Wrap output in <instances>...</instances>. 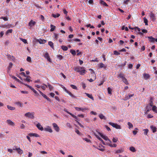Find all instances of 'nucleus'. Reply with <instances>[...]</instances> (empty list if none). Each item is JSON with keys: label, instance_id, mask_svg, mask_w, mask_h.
Returning a JSON list of instances; mask_svg holds the SVG:
<instances>
[{"label": "nucleus", "instance_id": "1", "mask_svg": "<svg viewBox=\"0 0 157 157\" xmlns=\"http://www.w3.org/2000/svg\"><path fill=\"white\" fill-rule=\"evenodd\" d=\"M34 112H28L25 113L24 116L27 118L30 119H34Z\"/></svg>", "mask_w": 157, "mask_h": 157}, {"label": "nucleus", "instance_id": "2", "mask_svg": "<svg viewBox=\"0 0 157 157\" xmlns=\"http://www.w3.org/2000/svg\"><path fill=\"white\" fill-rule=\"evenodd\" d=\"M105 143V145H107L111 147H115L117 146V144H112V142L111 140L109 139V140H107Z\"/></svg>", "mask_w": 157, "mask_h": 157}, {"label": "nucleus", "instance_id": "3", "mask_svg": "<svg viewBox=\"0 0 157 157\" xmlns=\"http://www.w3.org/2000/svg\"><path fill=\"white\" fill-rule=\"evenodd\" d=\"M109 124L111 125L113 127L117 129H121V127L120 125L117 124V123H114L113 122H110Z\"/></svg>", "mask_w": 157, "mask_h": 157}, {"label": "nucleus", "instance_id": "4", "mask_svg": "<svg viewBox=\"0 0 157 157\" xmlns=\"http://www.w3.org/2000/svg\"><path fill=\"white\" fill-rule=\"evenodd\" d=\"M44 130L45 132H48L49 133H52L53 132V130L51 127L48 125H47L44 128Z\"/></svg>", "mask_w": 157, "mask_h": 157}, {"label": "nucleus", "instance_id": "5", "mask_svg": "<svg viewBox=\"0 0 157 157\" xmlns=\"http://www.w3.org/2000/svg\"><path fill=\"white\" fill-rule=\"evenodd\" d=\"M52 125L54 130L57 132H59L60 130V128L57 124L54 123L52 124Z\"/></svg>", "mask_w": 157, "mask_h": 157}, {"label": "nucleus", "instance_id": "6", "mask_svg": "<svg viewBox=\"0 0 157 157\" xmlns=\"http://www.w3.org/2000/svg\"><path fill=\"white\" fill-rule=\"evenodd\" d=\"M75 109L78 111H81L83 112H85L86 110H89L88 108L87 107L79 108V107H75Z\"/></svg>", "mask_w": 157, "mask_h": 157}, {"label": "nucleus", "instance_id": "7", "mask_svg": "<svg viewBox=\"0 0 157 157\" xmlns=\"http://www.w3.org/2000/svg\"><path fill=\"white\" fill-rule=\"evenodd\" d=\"M6 123L8 125L11 126H13L15 125L14 123L10 119L7 120Z\"/></svg>", "mask_w": 157, "mask_h": 157}, {"label": "nucleus", "instance_id": "8", "mask_svg": "<svg viewBox=\"0 0 157 157\" xmlns=\"http://www.w3.org/2000/svg\"><path fill=\"white\" fill-rule=\"evenodd\" d=\"M44 57L46 58L48 61L50 62H52V60L50 58L48 53L46 52L45 53V54L44 55Z\"/></svg>", "mask_w": 157, "mask_h": 157}, {"label": "nucleus", "instance_id": "9", "mask_svg": "<svg viewBox=\"0 0 157 157\" xmlns=\"http://www.w3.org/2000/svg\"><path fill=\"white\" fill-rule=\"evenodd\" d=\"M98 133L100 136L105 140L106 141L107 140H109V138L108 136L105 135L103 134L102 133H101L98 132Z\"/></svg>", "mask_w": 157, "mask_h": 157}, {"label": "nucleus", "instance_id": "10", "mask_svg": "<svg viewBox=\"0 0 157 157\" xmlns=\"http://www.w3.org/2000/svg\"><path fill=\"white\" fill-rule=\"evenodd\" d=\"M82 69H80L79 72L81 75H83L86 73V71L85 67H82Z\"/></svg>", "mask_w": 157, "mask_h": 157}, {"label": "nucleus", "instance_id": "11", "mask_svg": "<svg viewBox=\"0 0 157 157\" xmlns=\"http://www.w3.org/2000/svg\"><path fill=\"white\" fill-rule=\"evenodd\" d=\"M35 40L39 42L40 44H44L46 42V40L41 39Z\"/></svg>", "mask_w": 157, "mask_h": 157}, {"label": "nucleus", "instance_id": "12", "mask_svg": "<svg viewBox=\"0 0 157 157\" xmlns=\"http://www.w3.org/2000/svg\"><path fill=\"white\" fill-rule=\"evenodd\" d=\"M37 128L40 130L43 131L44 130V128L40 123H38L36 125Z\"/></svg>", "mask_w": 157, "mask_h": 157}, {"label": "nucleus", "instance_id": "13", "mask_svg": "<svg viewBox=\"0 0 157 157\" xmlns=\"http://www.w3.org/2000/svg\"><path fill=\"white\" fill-rule=\"evenodd\" d=\"M13 150H16L17 151L18 153L20 154H22L23 153V151L19 147H16L15 148H14Z\"/></svg>", "mask_w": 157, "mask_h": 157}, {"label": "nucleus", "instance_id": "14", "mask_svg": "<svg viewBox=\"0 0 157 157\" xmlns=\"http://www.w3.org/2000/svg\"><path fill=\"white\" fill-rule=\"evenodd\" d=\"M150 128L153 133H155L157 131V128L155 126L153 125H151L150 126Z\"/></svg>", "mask_w": 157, "mask_h": 157}, {"label": "nucleus", "instance_id": "15", "mask_svg": "<svg viewBox=\"0 0 157 157\" xmlns=\"http://www.w3.org/2000/svg\"><path fill=\"white\" fill-rule=\"evenodd\" d=\"M143 76L145 80H147L150 78V75L149 74L145 73L143 74Z\"/></svg>", "mask_w": 157, "mask_h": 157}, {"label": "nucleus", "instance_id": "16", "mask_svg": "<svg viewBox=\"0 0 157 157\" xmlns=\"http://www.w3.org/2000/svg\"><path fill=\"white\" fill-rule=\"evenodd\" d=\"M94 135L95 136L98 138V139L100 141H101L102 144L104 145H105V143L103 141V140L100 138V137L96 134V133L94 132Z\"/></svg>", "mask_w": 157, "mask_h": 157}, {"label": "nucleus", "instance_id": "17", "mask_svg": "<svg viewBox=\"0 0 157 157\" xmlns=\"http://www.w3.org/2000/svg\"><path fill=\"white\" fill-rule=\"evenodd\" d=\"M29 135L31 136H35L36 137H39L40 136L37 134L36 133H30L29 134Z\"/></svg>", "mask_w": 157, "mask_h": 157}, {"label": "nucleus", "instance_id": "18", "mask_svg": "<svg viewBox=\"0 0 157 157\" xmlns=\"http://www.w3.org/2000/svg\"><path fill=\"white\" fill-rule=\"evenodd\" d=\"M82 68V67L78 66L75 67L74 68V70L75 71H76V72H79V71L80 69Z\"/></svg>", "mask_w": 157, "mask_h": 157}, {"label": "nucleus", "instance_id": "19", "mask_svg": "<svg viewBox=\"0 0 157 157\" xmlns=\"http://www.w3.org/2000/svg\"><path fill=\"white\" fill-rule=\"evenodd\" d=\"M134 95V94H133L128 95H126L124 98V100H127L130 99L131 97H133Z\"/></svg>", "mask_w": 157, "mask_h": 157}, {"label": "nucleus", "instance_id": "20", "mask_svg": "<svg viewBox=\"0 0 157 157\" xmlns=\"http://www.w3.org/2000/svg\"><path fill=\"white\" fill-rule=\"evenodd\" d=\"M36 24V22L34 21H33L32 20H31L30 22L29 23V25L30 27H32V26Z\"/></svg>", "mask_w": 157, "mask_h": 157}, {"label": "nucleus", "instance_id": "21", "mask_svg": "<svg viewBox=\"0 0 157 157\" xmlns=\"http://www.w3.org/2000/svg\"><path fill=\"white\" fill-rule=\"evenodd\" d=\"M129 149L131 151L133 152H135L136 151V148L133 146L130 147Z\"/></svg>", "mask_w": 157, "mask_h": 157}, {"label": "nucleus", "instance_id": "22", "mask_svg": "<svg viewBox=\"0 0 157 157\" xmlns=\"http://www.w3.org/2000/svg\"><path fill=\"white\" fill-rule=\"evenodd\" d=\"M148 38L149 39V41L151 42H154L155 41V39L152 36H148Z\"/></svg>", "mask_w": 157, "mask_h": 157}, {"label": "nucleus", "instance_id": "23", "mask_svg": "<svg viewBox=\"0 0 157 157\" xmlns=\"http://www.w3.org/2000/svg\"><path fill=\"white\" fill-rule=\"evenodd\" d=\"M99 117L101 119H106L105 117L102 113L100 114L99 115Z\"/></svg>", "mask_w": 157, "mask_h": 157}, {"label": "nucleus", "instance_id": "24", "mask_svg": "<svg viewBox=\"0 0 157 157\" xmlns=\"http://www.w3.org/2000/svg\"><path fill=\"white\" fill-rule=\"evenodd\" d=\"M127 124L128 126V128L129 129L132 128L133 127L132 124L130 122H128L127 123Z\"/></svg>", "mask_w": 157, "mask_h": 157}, {"label": "nucleus", "instance_id": "25", "mask_svg": "<svg viewBox=\"0 0 157 157\" xmlns=\"http://www.w3.org/2000/svg\"><path fill=\"white\" fill-rule=\"evenodd\" d=\"M150 18L152 19V20L154 21L155 20V17L154 14L152 13H150Z\"/></svg>", "mask_w": 157, "mask_h": 157}, {"label": "nucleus", "instance_id": "26", "mask_svg": "<svg viewBox=\"0 0 157 157\" xmlns=\"http://www.w3.org/2000/svg\"><path fill=\"white\" fill-rule=\"evenodd\" d=\"M98 66L100 68H106V66L102 63H99L98 64Z\"/></svg>", "mask_w": 157, "mask_h": 157}, {"label": "nucleus", "instance_id": "27", "mask_svg": "<svg viewBox=\"0 0 157 157\" xmlns=\"http://www.w3.org/2000/svg\"><path fill=\"white\" fill-rule=\"evenodd\" d=\"M124 150L123 149H119L117 150L115 152L116 153H121L123 152Z\"/></svg>", "mask_w": 157, "mask_h": 157}, {"label": "nucleus", "instance_id": "28", "mask_svg": "<svg viewBox=\"0 0 157 157\" xmlns=\"http://www.w3.org/2000/svg\"><path fill=\"white\" fill-rule=\"evenodd\" d=\"M7 108L8 109L11 110H13L15 109V107L11 106L9 105H7Z\"/></svg>", "mask_w": 157, "mask_h": 157}, {"label": "nucleus", "instance_id": "29", "mask_svg": "<svg viewBox=\"0 0 157 157\" xmlns=\"http://www.w3.org/2000/svg\"><path fill=\"white\" fill-rule=\"evenodd\" d=\"M48 85L47 86V87H48L50 90H52L53 89V87L49 83H47Z\"/></svg>", "mask_w": 157, "mask_h": 157}, {"label": "nucleus", "instance_id": "30", "mask_svg": "<svg viewBox=\"0 0 157 157\" xmlns=\"http://www.w3.org/2000/svg\"><path fill=\"white\" fill-rule=\"evenodd\" d=\"M104 146L101 145V147H100V146H99V147L98 148V149L100 151H104Z\"/></svg>", "mask_w": 157, "mask_h": 157}, {"label": "nucleus", "instance_id": "31", "mask_svg": "<svg viewBox=\"0 0 157 157\" xmlns=\"http://www.w3.org/2000/svg\"><path fill=\"white\" fill-rule=\"evenodd\" d=\"M85 94H86V96H87L88 97H89L93 100H94V98L92 96V94L86 93H85Z\"/></svg>", "mask_w": 157, "mask_h": 157}, {"label": "nucleus", "instance_id": "32", "mask_svg": "<svg viewBox=\"0 0 157 157\" xmlns=\"http://www.w3.org/2000/svg\"><path fill=\"white\" fill-rule=\"evenodd\" d=\"M135 29L136 31L138 32L140 34L142 35L143 33L141 32H140V29L139 28L137 27L135 28Z\"/></svg>", "mask_w": 157, "mask_h": 157}, {"label": "nucleus", "instance_id": "33", "mask_svg": "<svg viewBox=\"0 0 157 157\" xmlns=\"http://www.w3.org/2000/svg\"><path fill=\"white\" fill-rule=\"evenodd\" d=\"M25 77L26 78L25 79H24V80H26L28 82H30L31 80H30V78H31V77L29 76H26V77Z\"/></svg>", "mask_w": 157, "mask_h": 157}, {"label": "nucleus", "instance_id": "34", "mask_svg": "<svg viewBox=\"0 0 157 157\" xmlns=\"http://www.w3.org/2000/svg\"><path fill=\"white\" fill-rule=\"evenodd\" d=\"M40 87L44 90H45L46 87H47V85L44 84L41 86Z\"/></svg>", "mask_w": 157, "mask_h": 157}, {"label": "nucleus", "instance_id": "35", "mask_svg": "<svg viewBox=\"0 0 157 157\" xmlns=\"http://www.w3.org/2000/svg\"><path fill=\"white\" fill-rule=\"evenodd\" d=\"M50 27H51L50 31L51 32H52V31H53L55 29L56 27L54 25H52L51 24L50 25Z\"/></svg>", "mask_w": 157, "mask_h": 157}, {"label": "nucleus", "instance_id": "36", "mask_svg": "<svg viewBox=\"0 0 157 157\" xmlns=\"http://www.w3.org/2000/svg\"><path fill=\"white\" fill-rule=\"evenodd\" d=\"M82 140H83L86 141V142H87V143H90L91 142V140L90 139H89L86 138H82Z\"/></svg>", "mask_w": 157, "mask_h": 157}, {"label": "nucleus", "instance_id": "37", "mask_svg": "<svg viewBox=\"0 0 157 157\" xmlns=\"http://www.w3.org/2000/svg\"><path fill=\"white\" fill-rule=\"evenodd\" d=\"M61 48L63 51H67L68 49L67 47L64 45L61 46Z\"/></svg>", "mask_w": 157, "mask_h": 157}, {"label": "nucleus", "instance_id": "38", "mask_svg": "<svg viewBox=\"0 0 157 157\" xmlns=\"http://www.w3.org/2000/svg\"><path fill=\"white\" fill-rule=\"evenodd\" d=\"M118 77L121 78L122 80L125 78L124 77V75L123 74H120L118 75Z\"/></svg>", "mask_w": 157, "mask_h": 157}, {"label": "nucleus", "instance_id": "39", "mask_svg": "<svg viewBox=\"0 0 157 157\" xmlns=\"http://www.w3.org/2000/svg\"><path fill=\"white\" fill-rule=\"evenodd\" d=\"M118 77L121 78L122 80L125 78L124 77V75L123 74H120L118 75Z\"/></svg>", "mask_w": 157, "mask_h": 157}, {"label": "nucleus", "instance_id": "40", "mask_svg": "<svg viewBox=\"0 0 157 157\" xmlns=\"http://www.w3.org/2000/svg\"><path fill=\"white\" fill-rule=\"evenodd\" d=\"M13 31V30L12 29H10L7 30L6 33V35H7L10 33H12Z\"/></svg>", "mask_w": 157, "mask_h": 157}, {"label": "nucleus", "instance_id": "41", "mask_svg": "<svg viewBox=\"0 0 157 157\" xmlns=\"http://www.w3.org/2000/svg\"><path fill=\"white\" fill-rule=\"evenodd\" d=\"M157 107L155 106H153L152 108V110L155 113H157Z\"/></svg>", "mask_w": 157, "mask_h": 157}, {"label": "nucleus", "instance_id": "42", "mask_svg": "<svg viewBox=\"0 0 157 157\" xmlns=\"http://www.w3.org/2000/svg\"><path fill=\"white\" fill-rule=\"evenodd\" d=\"M144 135H147V133L149 131L148 129H144Z\"/></svg>", "mask_w": 157, "mask_h": 157}, {"label": "nucleus", "instance_id": "43", "mask_svg": "<svg viewBox=\"0 0 157 157\" xmlns=\"http://www.w3.org/2000/svg\"><path fill=\"white\" fill-rule=\"evenodd\" d=\"M122 81L126 85H127L129 84L127 80L125 78Z\"/></svg>", "mask_w": 157, "mask_h": 157}, {"label": "nucleus", "instance_id": "44", "mask_svg": "<svg viewBox=\"0 0 157 157\" xmlns=\"http://www.w3.org/2000/svg\"><path fill=\"white\" fill-rule=\"evenodd\" d=\"M67 93L72 98H75V96L73 94H72L70 92L68 91Z\"/></svg>", "mask_w": 157, "mask_h": 157}, {"label": "nucleus", "instance_id": "45", "mask_svg": "<svg viewBox=\"0 0 157 157\" xmlns=\"http://www.w3.org/2000/svg\"><path fill=\"white\" fill-rule=\"evenodd\" d=\"M32 90L35 94V96H37L39 95V94L37 92L34 88H33V89H32V90Z\"/></svg>", "mask_w": 157, "mask_h": 157}, {"label": "nucleus", "instance_id": "46", "mask_svg": "<svg viewBox=\"0 0 157 157\" xmlns=\"http://www.w3.org/2000/svg\"><path fill=\"white\" fill-rule=\"evenodd\" d=\"M118 140L117 137H113L112 139V141L114 143H116Z\"/></svg>", "mask_w": 157, "mask_h": 157}, {"label": "nucleus", "instance_id": "47", "mask_svg": "<svg viewBox=\"0 0 157 157\" xmlns=\"http://www.w3.org/2000/svg\"><path fill=\"white\" fill-rule=\"evenodd\" d=\"M89 70L90 71V73H91L92 74H93V75H94V77H96V75H95V74L94 73V70L91 69H89Z\"/></svg>", "mask_w": 157, "mask_h": 157}, {"label": "nucleus", "instance_id": "48", "mask_svg": "<svg viewBox=\"0 0 157 157\" xmlns=\"http://www.w3.org/2000/svg\"><path fill=\"white\" fill-rule=\"evenodd\" d=\"M52 15L54 18H56L59 17L60 15L59 14L57 13L56 14H53Z\"/></svg>", "mask_w": 157, "mask_h": 157}, {"label": "nucleus", "instance_id": "49", "mask_svg": "<svg viewBox=\"0 0 157 157\" xmlns=\"http://www.w3.org/2000/svg\"><path fill=\"white\" fill-rule=\"evenodd\" d=\"M5 28L7 29L10 28L12 27V25L11 24L6 25H5Z\"/></svg>", "mask_w": 157, "mask_h": 157}, {"label": "nucleus", "instance_id": "50", "mask_svg": "<svg viewBox=\"0 0 157 157\" xmlns=\"http://www.w3.org/2000/svg\"><path fill=\"white\" fill-rule=\"evenodd\" d=\"M144 22L145 23V25H148V21L147 19L145 18L144 17Z\"/></svg>", "mask_w": 157, "mask_h": 157}, {"label": "nucleus", "instance_id": "51", "mask_svg": "<svg viewBox=\"0 0 157 157\" xmlns=\"http://www.w3.org/2000/svg\"><path fill=\"white\" fill-rule=\"evenodd\" d=\"M70 52L73 55H76V52L74 50L71 49L70 51Z\"/></svg>", "mask_w": 157, "mask_h": 157}, {"label": "nucleus", "instance_id": "52", "mask_svg": "<svg viewBox=\"0 0 157 157\" xmlns=\"http://www.w3.org/2000/svg\"><path fill=\"white\" fill-rule=\"evenodd\" d=\"M48 44L51 46V47L53 48V44L52 41H49L48 42Z\"/></svg>", "mask_w": 157, "mask_h": 157}, {"label": "nucleus", "instance_id": "53", "mask_svg": "<svg viewBox=\"0 0 157 157\" xmlns=\"http://www.w3.org/2000/svg\"><path fill=\"white\" fill-rule=\"evenodd\" d=\"M20 40L22 41L23 42H24L25 44H26L27 43V41L26 40L22 39V38H20Z\"/></svg>", "mask_w": 157, "mask_h": 157}, {"label": "nucleus", "instance_id": "54", "mask_svg": "<svg viewBox=\"0 0 157 157\" xmlns=\"http://www.w3.org/2000/svg\"><path fill=\"white\" fill-rule=\"evenodd\" d=\"M16 104L17 105L19 106L20 107H22L23 105L21 102H17L16 103Z\"/></svg>", "mask_w": 157, "mask_h": 157}, {"label": "nucleus", "instance_id": "55", "mask_svg": "<svg viewBox=\"0 0 157 157\" xmlns=\"http://www.w3.org/2000/svg\"><path fill=\"white\" fill-rule=\"evenodd\" d=\"M107 90H108V94H112V93H111V92H112V89H111L109 87H108V88Z\"/></svg>", "mask_w": 157, "mask_h": 157}, {"label": "nucleus", "instance_id": "56", "mask_svg": "<svg viewBox=\"0 0 157 157\" xmlns=\"http://www.w3.org/2000/svg\"><path fill=\"white\" fill-rule=\"evenodd\" d=\"M70 86L73 89L75 90H77V88L75 86L71 84L70 85Z\"/></svg>", "mask_w": 157, "mask_h": 157}, {"label": "nucleus", "instance_id": "57", "mask_svg": "<svg viewBox=\"0 0 157 157\" xmlns=\"http://www.w3.org/2000/svg\"><path fill=\"white\" fill-rule=\"evenodd\" d=\"M13 65V63H9L8 66V69H10L12 67Z\"/></svg>", "mask_w": 157, "mask_h": 157}, {"label": "nucleus", "instance_id": "58", "mask_svg": "<svg viewBox=\"0 0 157 157\" xmlns=\"http://www.w3.org/2000/svg\"><path fill=\"white\" fill-rule=\"evenodd\" d=\"M25 126L23 124H20V128L21 129H24L25 128Z\"/></svg>", "mask_w": 157, "mask_h": 157}, {"label": "nucleus", "instance_id": "59", "mask_svg": "<svg viewBox=\"0 0 157 157\" xmlns=\"http://www.w3.org/2000/svg\"><path fill=\"white\" fill-rule=\"evenodd\" d=\"M57 58L60 60L62 59L63 58V56L61 55H58L57 56Z\"/></svg>", "mask_w": 157, "mask_h": 157}, {"label": "nucleus", "instance_id": "60", "mask_svg": "<svg viewBox=\"0 0 157 157\" xmlns=\"http://www.w3.org/2000/svg\"><path fill=\"white\" fill-rule=\"evenodd\" d=\"M113 52H114V54L115 55H120V53L118 52L117 51H114Z\"/></svg>", "mask_w": 157, "mask_h": 157}, {"label": "nucleus", "instance_id": "61", "mask_svg": "<svg viewBox=\"0 0 157 157\" xmlns=\"http://www.w3.org/2000/svg\"><path fill=\"white\" fill-rule=\"evenodd\" d=\"M45 98L47 100L49 101L50 99L48 98L45 94H44L42 96Z\"/></svg>", "mask_w": 157, "mask_h": 157}, {"label": "nucleus", "instance_id": "62", "mask_svg": "<svg viewBox=\"0 0 157 157\" xmlns=\"http://www.w3.org/2000/svg\"><path fill=\"white\" fill-rule=\"evenodd\" d=\"M101 3L103 5H104L106 6H108L107 4L104 1H101Z\"/></svg>", "mask_w": 157, "mask_h": 157}, {"label": "nucleus", "instance_id": "63", "mask_svg": "<svg viewBox=\"0 0 157 157\" xmlns=\"http://www.w3.org/2000/svg\"><path fill=\"white\" fill-rule=\"evenodd\" d=\"M61 87L67 93L68 91L65 88V87L63 86V85H61Z\"/></svg>", "mask_w": 157, "mask_h": 157}, {"label": "nucleus", "instance_id": "64", "mask_svg": "<svg viewBox=\"0 0 157 157\" xmlns=\"http://www.w3.org/2000/svg\"><path fill=\"white\" fill-rule=\"evenodd\" d=\"M81 85L83 88L85 89L86 88V86L85 83L82 82L81 83Z\"/></svg>", "mask_w": 157, "mask_h": 157}]
</instances>
